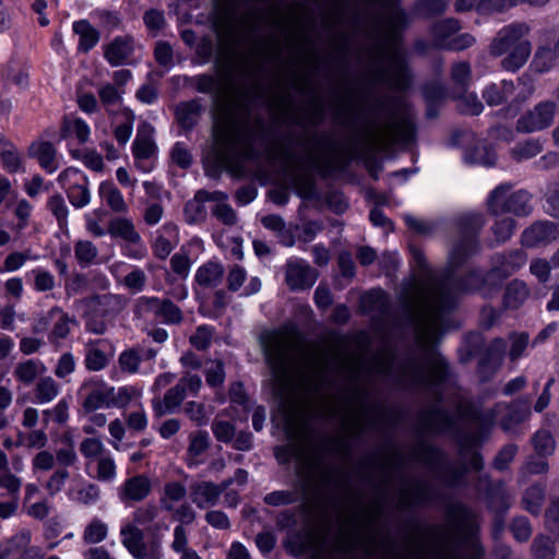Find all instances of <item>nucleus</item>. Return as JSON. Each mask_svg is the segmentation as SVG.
Here are the masks:
<instances>
[{
  "label": "nucleus",
  "instance_id": "f3484780",
  "mask_svg": "<svg viewBox=\"0 0 559 559\" xmlns=\"http://www.w3.org/2000/svg\"><path fill=\"white\" fill-rule=\"evenodd\" d=\"M531 32V27L525 22H515L503 26L495 36L490 44V53L500 57L514 48L521 41H525V37Z\"/></svg>",
  "mask_w": 559,
  "mask_h": 559
},
{
  "label": "nucleus",
  "instance_id": "a878e982",
  "mask_svg": "<svg viewBox=\"0 0 559 559\" xmlns=\"http://www.w3.org/2000/svg\"><path fill=\"white\" fill-rule=\"evenodd\" d=\"M453 417L439 406H433L430 409L424 411L418 420V429L423 433L448 431L453 427Z\"/></svg>",
  "mask_w": 559,
  "mask_h": 559
},
{
  "label": "nucleus",
  "instance_id": "8fccbe9b",
  "mask_svg": "<svg viewBox=\"0 0 559 559\" xmlns=\"http://www.w3.org/2000/svg\"><path fill=\"white\" fill-rule=\"evenodd\" d=\"M463 158L467 164H479L486 167L493 166L497 160L496 153L485 145H476L471 150H466Z\"/></svg>",
  "mask_w": 559,
  "mask_h": 559
},
{
  "label": "nucleus",
  "instance_id": "4468645a",
  "mask_svg": "<svg viewBox=\"0 0 559 559\" xmlns=\"http://www.w3.org/2000/svg\"><path fill=\"white\" fill-rule=\"evenodd\" d=\"M307 151L309 163L321 174L328 175L335 169V158L333 156L335 146L324 136L313 135L302 143Z\"/></svg>",
  "mask_w": 559,
  "mask_h": 559
},
{
  "label": "nucleus",
  "instance_id": "393cba45",
  "mask_svg": "<svg viewBox=\"0 0 559 559\" xmlns=\"http://www.w3.org/2000/svg\"><path fill=\"white\" fill-rule=\"evenodd\" d=\"M151 492L152 481L143 474L127 478L118 488V497L126 506L145 500Z\"/></svg>",
  "mask_w": 559,
  "mask_h": 559
},
{
  "label": "nucleus",
  "instance_id": "0e129e2a",
  "mask_svg": "<svg viewBox=\"0 0 559 559\" xmlns=\"http://www.w3.org/2000/svg\"><path fill=\"white\" fill-rule=\"evenodd\" d=\"M108 535L107 525L99 519H93L85 527L83 540L85 544H98Z\"/></svg>",
  "mask_w": 559,
  "mask_h": 559
},
{
  "label": "nucleus",
  "instance_id": "f8f14e48",
  "mask_svg": "<svg viewBox=\"0 0 559 559\" xmlns=\"http://www.w3.org/2000/svg\"><path fill=\"white\" fill-rule=\"evenodd\" d=\"M556 112L557 103L555 100H542L516 120L515 129L520 133L543 131L554 123Z\"/></svg>",
  "mask_w": 559,
  "mask_h": 559
},
{
  "label": "nucleus",
  "instance_id": "7ed1b4c3",
  "mask_svg": "<svg viewBox=\"0 0 559 559\" xmlns=\"http://www.w3.org/2000/svg\"><path fill=\"white\" fill-rule=\"evenodd\" d=\"M200 93L213 94L218 103V118L214 126V158L218 168L234 176H240L245 162L254 157L253 135L246 121L238 97L222 96L217 80L210 74L192 79Z\"/></svg>",
  "mask_w": 559,
  "mask_h": 559
},
{
  "label": "nucleus",
  "instance_id": "052dcab7",
  "mask_svg": "<svg viewBox=\"0 0 559 559\" xmlns=\"http://www.w3.org/2000/svg\"><path fill=\"white\" fill-rule=\"evenodd\" d=\"M117 466L109 452L96 460L95 478L103 483H110L116 478Z\"/></svg>",
  "mask_w": 559,
  "mask_h": 559
},
{
  "label": "nucleus",
  "instance_id": "dca6fc26",
  "mask_svg": "<svg viewBox=\"0 0 559 559\" xmlns=\"http://www.w3.org/2000/svg\"><path fill=\"white\" fill-rule=\"evenodd\" d=\"M447 521L455 535L463 539H473L479 528L477 515L460 503L448 507Z\"/></svg>",
  "mask_w": 559,
  "mask_h": 559
},
{
  "label": "nucleus",
  "instance_id": "bf43d9fd",
  "mask_svg": "<svg viewBox=\"0 0 559 559\" xmlns=\"http://www.w3.org/2000/svg\"><path fill=\"white\" fill-rule=\"evenodd\" d=\"M97 247L90 240H78L74 243V255L81 266H88L96 260Z\"/></svg>",
  "mask_w": 559,
  "mask_h": 559
},
{
  "label": "nucleus",
  "instance_id": "e2e57ef3",
  "mask_svg": "<svg viewBox=\"0 0 559 559\" xmlns=\"http://www.w3.org/2000/svg\"><path fill=\"white\" fill-rule=\"evenodd\" d=\"M533 447L540 456L551 455L556 448L552 435L548 430L540 429L532 438Z\"/></svg>",
  "mask_w": 559,
  "mask_h": 559
},
{
  "label": "nucleus",
  "instance_id": "c9c22d12",
  "mask_svg": "<svg viewBox=\"0 0 559 559\" xmlns=\"http://www.w3.org/2000/svg\"><path fill=\"white\" fill-rule=\"evenodd\" d=\"M0 159L3 168L10 174L24 171L23 158L16 146L0 134Z\"/></svg>",
  "mask_w": 559,
  "mask_h": 559
},
{
  "label": "nucleus",
  "instance_id": "3c124183",
  "mask_svg": "<svg viewBox=\"0 0 559 559\" xmlns=\"http://www.w3.org/2000/svg\"><path fill=\"white\" fill-rule=\"evenodd\" d=\"M533 559H554L556 556L555 540L547 535L538 534L531 545Z\"/></svg>",
  "mask_w": 559,
  "mask_h": 559
},
{
  "label": "nucleus",
  "instance_id": "6ab92c4d",
  "mask_svg": "<svg viewBox=\"0 0 559 559\" xmlns=\"http://www.w3.org/2000/svg\"><path fill=\"white\" fill-rule=\"evenodd\" d=\"M318 272L302 259H289L285 265V281L290 290H305L313 286Z\"/></svg>",
  "mask_w": 559,
  "mask_h": 559
},
{
  "label": "nucleus",
  "instance_id": "0eeeda50",
  "mask_svg": "<svg viewBox=\"0 0 559 559\" xmlns=\"http://www.w3.org/2000/svg\"><path fill=\"white\" fill-rule=\"evenodd\" d=\"M158 515V509L153 503L136 508L132 521L121 525V544L134 559H162L163 536L158 533L145 539V533L140 526L152 523Z\"/></svg>",
  "mask_w": 559,
  "mask_h": 559
},
{
  "label": "nucleus",
  "instance_id": "4c0bfd02",
  "mask_svg": "<svg viewBox=\"0 0 559 559\" xmlns=\"http://www.w3.org/2000/svg\"><path fill=\"white\" fill-rule=\"evenodd\" d=\"M361 306L365 311L376 312L382 319L389 314L390 299L382 289H371L361 297Z\"/></svg>",
  "mask_w": 559,
  "mask_h": 559
},
{
  "label": "nucleus",
  "instance_id": "c03bdc74",
  "mask_svg": "<svg viewBox=\"0 0 559 559\" xmlns=\"http://www.w3.org/2000/svg\"><path fill=\"white\" fill-rule=\"evenodd\" d=\"M201 105L197 100L182 102L176 107V118L185 129L193 128L200 118Z\"/></svg>",
  "mask_w": 559,
  "mask_h": 559
},
{
  "label": "nucleus",
  "instance_id": "1a4fd4ad",
  "mask_svg": "<svg viewBox=\"0 0 559 559\" xmlns=\"http://www.w3.org/2000/svg\"><path fill=\"white\" fill-rule=\"evenodd\" d=\"M487 210L498 216L511 213L515 216H528L533 212L532 194L523 189L513 191L509 182L497 186L487 198Z\"/></svg>",
  "mask_w": 559,
  "mask_h": 559
},
{
  "label": "nucleus",
  "instance_id": "39448f33",
  "mask_svg": "<svg viewBox=\"0 0 559 559\" xmlns=\"http://www.w3.org/2000/svg\"><path fill=\"white\" fill-rule=\"evenodd\" d=\"M336 120L342 126L349 127L354 134L374 150H383L395 143H409L414 139L415 127L408 116L391 117L380 123L376 119H367L359 129L354 120L353 91L340 98Z\"/></svg>",
  "mask_w": 559,
  "mask_h": 559
},
{
  "label": "nucleus",
  "instance_id": "4be33fe9",
  "mask_svg": "<svg viewBox=\"0 0 559 559\" xmlns=\"http://www.w3.org/2000/svg\"><path fill=\"white\" fill-rule=\"evenodd\" d=\"M115 356L110 342L104 338L91 340L84 348V366L88 371L104 370Z\"/></svg>",
  "mask_w": 559,
  "mask_h": 559
},
{
  "label": "nucleus",
  "instance_id": "5701e85b",
  "mask_svg": "<svg viewBox=\"0 0 559 559\" xmlns=\"http://www.w3.org/2000/svg\"><path fill=\"white\" fill-rule=\"evenodd\" d=\"M80 302L83 304L86 309L95 310L96 314H100V317L111 321L126 309L128 299L122 295L108 293L86 297Z\"/></svg>",
  "mask_w": 559,
  "mask_h": 559
},
{
  "label": "nucleus",
  "instance_id": "aec40b11",
  "mask_svg": "<svg viewBox=\"0 0 559 559\" xmlns=\"http://www.w3.org/2000/svg\"><path fill=\"white\" fill-rule=\"evenodd\" d=\"M154 128L146 121L138 127L135 139L132 143V153L136 163V167L143 171H148L151 168L145 166L144 163L157 153V146L153 139Z\"/></svg>",
  "mask_w": 559,
  "mask_h": 559
},
{
  "label": "nucleus",
  "instance_id": "e433bc0d",
  "mask_svg": "<svg viewBox=\"0 0 559 559\" xmlns=\"http://www.w3.org/2000/svg\"><path fill=\"white\" fill-rule=\"evenodd\" d=\"M531 52L532 45L530 40L521 41L508 51V55L501 60V68L509 72L520 70L527 62Z\"/></svg>",
  "mask_w": 559,
  "mask_h": 559
},
{
  "label": "nucleus",
  "instance_id": "680f3d73",
  "mask_svg": "<svg viewBox=\"0 0 559 559\" xmlns=\"http://www.w3.org/2000/svg\"><path fill=\"white\" fill-rule=\"evenodd\" d=\"M3 75L9 83H12L21 88H24L28 85V71L25 64L21 62H10Z\"/></svg>",
  "mask_w": 559,
  "mask_h": 559
},
{
  "label": "nucleus",
  "instance_id": "58836bf2",
  "mask_svg": "<svg viewBox=\"0 0 559 559\" xmlns=\"http://www.w3.org/2000/svg\"><path fill=\"white\" fill-rule=\"evenodd\" d=\"M108 233L111 237L121 238L129 243H139L141 241V236L135 230L133 222L127 217L111 219L108 224Z\"/></svg>",
  "mask_w": 559,
  "mask_h": 559
},
{
  "label": "nucleus",
  "instance_id": "72a5a7b5",
  "mask_svg": "<svg viewBox=\"0 0 559 559\" xmlns=\"http://www.w3.org/2000/svg\"><path fill=\"white\" fill-rule=\"evenodd\" d=\"M74 34L79 36L78 50L86 53L92 50L100 39V33L87 20L75 21L72 25Z\"/></svg>",
  "mask_w": 559,
  "mask_h": 559
},
{
  "label": "nucleus",
  "instance_id": "4d7b16f0",
  "mask_svg": "<svg viewBox=\"0 0 559 559\" xmlns=\"http://www.w3.org/2000/svg\"><path fill=\"white\" fill-rule=\"evenodd\" d=\"M559 58L555 47H538L533 59V67L539 73L549 71Z\"/></svg>",
  "mask_w": 559,
  "mask_h": 559
},
{
  "label": "nucleus",
  "instance_id": "603ef678",
  "mask_svg": "<svg viewBox=\"0 0 559 559\" xmlns=\"http://www.w3.org/2000/svg\"><path fill=\"white\" fill-rule=\"evenodd\" d=\"M143 358V349L132 347L123 350L118 358L119 368L126 373H136Z\"/></svg>",
  "mask_w": 559,
  "mask_h": 559
},
{
  "label": "nucleus",
  "instance_id": "49530a36",
  "mask_svg": "<svg viewBox=\"0 0 559 559\" xmlns=\"http://www.w3.org/2000/svg\"><path fill=\"white\" fill-rule=\"evenodd\" d=\"M414 461L428 467H438L441 461V452L427 442L417 443L412 451Z\"/></svg>",
  "mask_w": 559,
  "mask_h": 559
},
{
  "label": "nucleus",
  "instance_id": "37998d69",
  "mask_svg": "<svg viewBox=\"0 0 559 559\" xmlns=\"http://www.w3.org/2000/svg\"><path fill=\"white\" fill-rule=\"evenodd\" d=\"M546 486L534 484L528 487L522 496L523 508L532 515H539L545 501Z\"/></svg>",
  "mask_w": 559,
  "mask_h": 559
},
{
  "label": "nucleus",
  "instance_id": "69168bd1",
  "mask_svg": "<svg viewBox=\"0 0 559 559\" xmlns=\"http://www.w3.org/2000/svg\"><path fill=\"white\" fill-rule=\"evenodd\" d=\"M157 319L167 324H178L182 321V312L170 299H160Z\"/></svg>",
  "mask_w": 559,
  "mask_h": 559
},
{
  "label": "nucleus",
  "instance_id": "6e6552de",
  "mask_svg": "<svg viewBox=\"0 0 559 559\" xmlns=\"http://www.w3.org/2000/svg\"><path fill=\"white\" fill-rule=\"evenodd\" d=\"M451 379L445 358L427 348L420 358H409L399 368L397 382L405 388H432Z\"/></svg>",
  "mask_w": 559,
  "mask_h": 559
},
{
  "label": "nucleus",
  "instance_id": "2f4dec72",
  "mask_svg": "<svg viewBox=\"0 0 559 559\" xmlns=\"http://www.w3.org/2000/svg\"><path fill=\"white\" fill-rule=\"evenodd\" d=\"M210 436L205 430L193 431L189 435V445L186 454L188 466H197L202 463L200 459L210 448Z\"/></svg>",
  "mask_w": 559,
  "mask_h": 559
},
{
  "label": "nucleus",
  "instance_id": "ddd939ff",
  "mask_svg": "<svg viewBox=\"0 0 559 559\" xmlns=\"http://www.w3.org/2000/svg\"><path fill=\"white\" fill-rule=\"evenodd\" d=\"M58 181L64 189L69 202L75 209H82L90 203V181L79 169L74 167L66 168L58 176Z\"/></svg>",
  "mask_w": 559,
  "mask_h": 559
},
{
  "label": "nucleus",
  "instance_id": "ea45409f",
  "mask_svg": "<svg viewBox=\"0 0 559 559\" xmlns=\"http://www.w3.org/2000/svg\"><path fill=\"white\" fill-rule=\"evenodd\" d=\"M530 296V288L520 280L510 282L504 290L503 304L506 308L518 309Z\"/></svg>",
  "mask_w": 559,
  "mask_h": 559
},
{
  "label": "nucleus",
  "instance_id": "2eb2a0df",
  "mask_svg": "<svg viewBox=\"0 0 559 559\" xmlns=\"http://www.w3.org/2000/svg\"><path fill=\"white\" fill-rule=\"evenodd\" d=\"M78 394L84 412L94 413L103 407L109 408L111 385L99 378H88L81 384Z\"/></svg>",
  "mask_w": 559,
  "mask_h": 559
},
{
  "label": "nucleus",
  "instance_id": "9d476101",
  "mask_svg": "<svg viewBox=\"0 0 559 559\" xmlns=\"http://www.w3.org/2000/svg\"><path fill=\"white\" fill-rule=\"evenodd\" d=\"M264 55L265 52L263 50H255L252 55L245 56L241 62L235 66L238 73L251 81L249 85H241L234 88L243 116L246 117V121H248L249 100L263 95V85L258 75L261 74L264 68Z\"/></svg>",
  "mask_w": 559,
  "mask_h": 559
},
{
  "label": "nucleus",
  "instance_id": "9b49d317",
  "mask_svg": "<svg viewBox=\"0 0 559 559\" xmlns=\"http://www.w3.org/2000/svg\"><path fill=\"white\" fill-rule=\"evenodd\" d=\"M202 385L201 377L190 372L185 373L178 383L166 391L164 396L152 400L155 417L173 414L181 405L188 394L197 395Z\"/></svg>",
  "mask_w": 559,
  "mask_h": 559
},
{
  "label": "nucleus",
  "instance_id": "6e6d98bb",
  "mask_svg": "<svg viewBox=\"0 0 559 559\" xmlns=\"http://www.w3.org/2000/svg\"><path fill=\"white\" fill-rule=\"evenodd\" d=\"M120 115L123 121L114 129V135L117 142L124 146L132 134L135 115L130 108H122Z\"/></svg>",
  "mask_w": 559,
  "mask_h": 559
},
{
  "label": "nucleus",
  "instance_id": "a18cd8bd",
  "mask_svg": "<svg viewBox=\"0 0 559 559\" xmlns=\"http://www.w3.org/2000/svg\"><path fill=\"white\" fill-rule=\"evenodd\" d=\"M514 84L512 81H502L499 85L491 84L487 86L483 93V97L489 106H498L503 104L514 93Z\"/></svg>",
  "mask_w": 559,
  "mask_h": 559
},
{
  "label": "nucleus",
  "instance_id": "a19ab883",
  "mask_svg": "<svg viewBox=\"0 0 559 559\" xmlns=\"http://www.w3.org/2000/svg\"><path fill=\"white\" fill-rule=\"evenodd\" d=\"M99 195L116 213H127L129 211L120 190L109 181L102 182L99 186Z\"/></svg>",
  "mask_w": 559,
  "mask_h": 559
},
{
  "label": "nucleus",
  "instance_id": "79ce46f5",
  "mask_svg": "<svg viewBox=\"0 0 559 559\" xmlns=\"http://www.w3.org/2000/svg\"><path fill=\"white\" fill-rule=\"evenodd\" d=\"M34 399L38 404H47L53 401L60 393L59 383L51 377H41L36 382L34 390Z\"/></svg>",
  "mask_w": 559,
  "mask_h": 559
},
{
  "label": "nucleus",
  "instance_id": "473e14b6",
  "mask_svg": "<svg viewBox=\"0 0 559 559\" xmlns=\"http://www.w3.org/2000/svg\"><path fill=\"white\" fill-rule=\"evenodd\" d=\"M49 316L53 318L55 323L48 338L51 344L57 345L61 340L68 337L71 332V324H74L75 320L59 307H52L49 310Z\"/></svg>",
  "mask_w": 559,
  "mask_h": 559
},
{
  "label": "nucleus",
  "instance_id": "f03ea898",
  "mask_svg": "<svg viewBox=\"0 0 559 559\" xmlns=\"http://www.w3.org/2000/svg\"><path fill=\"white\" fill-rule=\"evenodd\" d=\"M259 340L272 374L274 390L280 396L290 394L295 381L307 391L317 390L322 384L328 360L321 359L314 349L302 344L293 331H264Z\"/></svg>",
  "mask_w": 559,
  "mask_h": 559
},
{
  "label": "nucleus",
  "instance_id": "20e7f679",
  "mask_svg": "<svg viewBox=\"0 0 559 559\" xmlns=\"http://www.w3.org/2000/svg\"><path fill=\"white\" fill-rule=\"evenodd\" d=\"M316 467L319 487L331 486L355 503V507L343 518V525L335 542V549L345 556H352L358 549H361L366 557H372L377 549V542L369 534V531L376 516L380 514V508L374 506L364 511L360 508V499L354 496L345 476L340 475L334 467Z\"/></svg>",
  "mask_w": 559,
  "mask_h": 559
},
{
  "label": "nucleus",
  "instance_id": "f704fd0d",
  "mask_svg": "<svg viewBox=\"0 0 559 559\" xmlns=\"http://www.w3.org/2000/svg\"><path fill=\"white\" fill-rule=\"evenodd\" d=\"M223 276V265L216 261H207L197 270L194 281L203 288H212L221 284Z\"/></svg>",
  "mask_w": 559,
  "mask_h": 559
},
{
  "label": "nucleus",
  "instance_id": "13d9d810",
  "mask_svg": "<svg viewBox=\"0 0 559 559\" xmlns=\"http://www.w3.org/2000/svg\"><path fill=\"white\" fill-rule=\"evenodd\" d=\"M202 198H199V193L194 194L192 200H189L183 209L185 218L188 224H198L206 218V209Z\"/></svg>",
  "mask_w": 559,
  "mask_h": 559
},
{
  "label": "nucleus",
  "instance_id": "a211bd4d",
  "mask_svg": "<svg viewBox=\"0 0 559 559\" xmlns=\"http://www.w3.org/2000/svg\"><path fill=\"white\" fill-rule=\"evenodd\" d=\"M141 45L134 36L124 34L116 36L104 47V58L111 67L131 64L136 49Z\"/></svg>",
  "mask_w": 559,
  "mask_h": 559
},
{
  "label": "nucleus",
  "instance_id": "5fc2aeb1",
  "mask_svg": "<svg viewBox=\"0 0 559 559\" xmlns=\"http://www.w3.org/2000/svg\"><path fill=\"white\" fill-rule=\"evenodd\" d=\"M159 298L153 296L139 297L133 306V313L138 319H147L153 316L157 319Z\"/></svg>",
  "mask_w": 559,
  "mask_h": 559
},
{
  "label": "nucleus",
  "instance_id": "864d4df0",
  "mask_svg": "<svg viewBox=\"0 0 559 559\" xmlns=\"http://www.w3.org/2000/svg\"><path fill=\"white\" fill-rule=\"evenodd\" d=\"M45 370L43 364L36 360L20 362L14 369V377L25 384L32 383Z\"/></svg>",
  "mask_w": 559,
  "mask_h": 559
},
{
  "label": "nucleus",
  "instance_id": "cd10ccee",
  "mask_svg": "<svg viewBox=\"0 0 559 559\" xmlns=\"http://www.w3.org/2000/svg\"><path fill=\"white\" fill-rule=\"evenodd\" d=\"M28 156L35 158L48 174L55 173L60 167L58 151L49 141L33 142L28 146Z\"/></svg>",
  "mask_w": 559,
  "mask_h": 559
},
{
  "label": "nucleus",
  "instance_id": "412c9836",
  "mask_svg": "<svg viewBox=\"0 0 559 559\" xmlns=\"http://www.w3.org/2000/svg\"><path fill=\"white\" fill-rule=\"evenodd\" d=\"M559 238V225L550 221H536L521 235L524 247L535 248L547 246Z\"/></svg>",
  "mask_w": 559,
  "mask_h": 559
},
{
  "label": "nucleus",
  "instance_id": "423d86ee",
  "mask_svg": "<svg viewBox=\"0 0 559 559\" xmlns=\"http://www.w3.org/2000/svg\"><path fill=\"white\" fill-rule=\"evenodd\" d=\"M386 24L391 35V41L388 45H377L376 50L380 59L388 60V67H378L373 70V76L377 80L388 78L392 87L403 91L412 82V75L408 71L406 61L400 51L395 41V33L406 25L405 12L394 7L386 10Z\"/></svg>",
  "mask_w": 559,
  "mask_h": 559
},
{
  "label": "nucleus",
  "instance_id": "f257e3e1",
  "mask_svg": "<svg viewBox=\"0 0 559 559\" xmlns=\"http://www.w3.org/2000/svg\"><path fill=\"white\" fill-rule=\"evenodd\" d=\"M467 219L471 221L468 229L450 251L447 274L441 278L429 277L420 283L406 302L409 319L424 346L437 337L445 314L455 308L459 297L480 289L486 282V274L479 269L471 270L462 278L452 275L467 259L479 251L477 234L484 221L480 215H473Z\"/></svg>",
  "mask_w": 559,
  "mask_h": 559
},
{
  "label": "nucleus",
  "instance_id": "c756f323",
  "mask_svg": "<svg viewBox=\"0 0 559 559\" xmlns=\"http://www.w3.org/2000/svg\"><path fill=\"white\" fill-rule=\"evenodd\" d=\"M190 497L199 509H207L216 506L219 490L212 481H197L190 486Z\"/></svg>",
  "mask_w": 559,
  "mask_h": 559
},
{
  "label": "nucleus",
  "instance_id": "338daca9",
  "mask_svg": "<svg viewBox=\"0 0 559 559\" xmlns=\"http://www.w3.org/2000/svg\"><path fill=\"white\" fill-rule=\"evenodd\" d=\"M91 289V278L87 274L75 273L64 283V292L68 297L86 293Z\"/></svg>",
  "mask_w": 559,
  "mask_h": 559
},
{
  "label": "nucleus",
  "instance_id": "bb28decb",
  "mask_svg": "<svg viewBox=\"0 0 559 559\" xmlns=\"http://www.w3.org/2000/svg\"><path fill=\"white\" fill-rule=\"evenodd\" d=\"M433 493L430 485L425 480H416L400 490L397 506L400 509H408L414 506L425 504L432 500Z\"/></svg>",
  "mask_w": 559,
  "mask_h": 559
},
{
  "label": "nucleus",
  "instance_id": "774afa93",
  "mask_svg": "<svg viewBox=\"0 0 559 559\" xmlns=\"http://www.w3.org/2000/svg\"><path fill=\"white\" fill-rule=\"evenodd\" d=\"M80 452L87 461H96L102 457V455H105L108 451L99 439L85 438L80 443Z\"/></svg>",
  "mask_w": 559,
  "mask_h": 559
},
{
  "label": "nucleus",
  "instance_id": "de8ad7c7",
  "mask_svg": "<svg viewBox=\"0 0 559 559\" xmlns=\"http://www.w3.org/2000/svg\"><path fill=\"white\" fill-rule=\"evenodd\" d=\"M187 495L186 487L179 481H169L164 486L163 495L159 499L160 507L165 511H174V504L183 499Z\"/></svg>",
  "mask_w": 559,
  "mask_h": 559
},
{
  "label": "nucleus",
  "instance_id": "c85d7f7f",
  "mask_svg": "<svg viewBox=\"0 0 559 559\" xmlns=\"http://www.w3.org/2000/svg\"><path fill=\"white\" fill-rule=\"evenodd\" d=\"M124 93V90L117 88L110 83H104L98 86L97 94L100 104L110 118L120 115L121 109L124 108L122 106Z\"/></svg>",
  "mask_w": 559,
  "mask_h": 559
},
{
  "label": "nucleus",
  "instance_id": "b1692460",
  "mask_svg": "<svg viewBox=\"0 0 559 559\" xmlns=\"http://www.w3.org/2000/svg\"><path fill=\"white\" fill-rule=\"evenodd\" d=\"M526 261L527 255L521 249L495 253L491 257V266L488 275L507 278L522 269Z\"/></svg>",
  "mask_w": 559,
  "mask_h": 559
},
{
  "label": "nucleus",
  "instance_id": "7c9ffc66",
  "mask_svg": "<svg viewBox=\"0 0 559 559\" xmlns=\"http://www.w3.org/2000/svg\"><path fill=\"white\" fill-rule=\"evenodd\" d=\"M461 29L457 20L447 19L436 22L430 28L432 38L431 46L440 49H448V45L453 38V35Z\"/></svg>",
  "mask_w": 559,
  "mask_h": 559
},
{
  "label": "nucleus",
  "instance_id": "09e8293b",
  "mask_svg": "<svg viewBox=\"0 0 559 559\" xmlns=\"http://www.w3.org/2000/svg\"><path fill=\"white\" fill-rule=\"evenodd\" d=\"M544 148L543 142L538 139H530L516 144L510 150L511 157L516 162L531 159L537 156Z\"/></svg>",
  "mask_w": 559,
  "mask_h": 559
}]
</instances>
